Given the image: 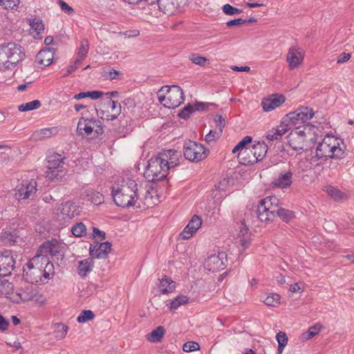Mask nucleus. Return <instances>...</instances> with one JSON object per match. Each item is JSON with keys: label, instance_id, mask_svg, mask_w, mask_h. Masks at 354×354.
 I'll use <instances>...</instances> for the list:
<instances>
[{"label": "nucleus", "instance_id": "1", "mask_svg": "<svg viewBox=\"0 0 354 354\" xmlns=\"http://www.w3.org/2000/svg\"><path fill=\"white\" fill-rule=\"evenodd\" d=\"M23 47L15 42L0 44V71L12 70L24 59Z\"/></svg>", "mask_w": 354, "mask_h": 354}, {"label": "nucleus", "instance_id": "2", "mask_svg": "<svg viewBox=\"0 0 354 354\" xmlns=\"http://www.w3.org/2000/svg\"><path fill=\"white\" fill-rule=\"evenodd\" d=\"M112 196L116 205L129 207L136 204L138 197V185L135 180L128 179L117 189H112Z\"/></svg>", "mask_w": 354, "mask_h": 354}, {"label": "nucleus", "instance_id": "3", "mask_svg": "<svg viewBox=\"0 0 354 354\" xmlns=\"http://www.w3.org/2000/svg\"><path fill=\"white\" fill-rule=\"evenodd\" d=\"M344 156V151L340 147L338 139L334 136H326L317 147L315 157L318 159L330 158L342 159Z\"/></svg>", "mask_w": 354, "mask_h": 354}, {"label": "nucleus", "instance_id": "4", "mask_svg": "<svg viewBox=\"0 0 354 354\" xmlns=\"http://www.w3.org/2000/svg\"><path fill=\"white\" fill-rule=\"evenodd\" d=\"M160 103L169 109H175L184 101L183 89L178 85L163 86L157 92Z\"/></svg>", "mask_w": 354, "mask_h": 354}, {"label": "nucleus", "instance_id": "5", "mask_svg": "<svg viewBox=\"0 0 354 354\" xmlns=\"http://www.w3.org/2000/svg\"><path fill=\"white\" fill-rule=\"evenodd\" d=\"M166 165L160 154L156 158H151L145 171V178L151 182L159 181L165 178L169 171V167Z\"/></svg>", "mask_w": 354, "mask_h": 354}, {"label": "nucleus", "instance_id": "6", "mask_svg": "<svg viewBox=\"0 0 354 354\" xmlns=\"http://www.w3.org/2000/svg\"><path fill=\"white\" fill-rule=\"evenodd\" d=\"M279 200L275 196L261 200L257 207V216L261 222L270 223L275 218V212L280 207Z\"/></svg>", "mask_w": 354, "mask_h": 354}, {"label": "nucleus", "instance_id": "7", "mask_svg": "<svg viewBox=\"0 0 354 354\" xmlns=\"http://www.w3.org/2000/svg\"><path fill=\"white\" fill-rule=\"evenodd\" d=\"M41 258L35 255L24 268V278L30 283H37L42 281L44 266L40 265Z\"/></svg>", "mask_w": 354, "mask_h": 354}, {"label": "nucleus", "instance_id": "8", "mask_svg": "<svg viewBox=\"0 0 354 354\" xmlns=\"http://www.w3.org/2000/svg\"><path fill=\"white\" fill-rule=\"evenodd\" d=\"M184 156L192 162H199L204 160L209 153V150L194 141L188 140L184 145Z\"/></svg>", "mask_w": 354, "mask_h": 354}, {"label": "nucleus", "instance_id": "9", "mask_svg": "<svg viewBox=\"0 0 354 354\" xmlns=\"http://www.w3.org/2000/svg\"><path fill=\"white\" fill-rule=\"evenodd\" d=\"M64 158L58 153H53L47 157V170L46 176L51 180H57L62 178L61 168L64 165Z\"/></svg>", "mask_w": 354, "mask_h": 354}, {"label": "nucleus", "instance_id": "10", "mask_svg": "<svg viewBox=\"0 0 354 354\" xmlns=\"http://www.w3.org/2000/svg\"><path fill=\"white\" fill-rule=\"evenodd\" d=\"M314 115L313 110L308 106H302L293 112L289 113L286 117L288 125L296 126L307 122Z\"/></svg>", "mask_w": 354, "mask_h": 354}, {"label": "nucleus", "instance_id": "11", "mask_svg": "<svg viewBox=\"0 0 354 354\" xmlns=\"http://www.w3.org/2000/svg\"><path fill=\"white\" fill-rule=\"evenodd\" d=\"M95 127H96L95 132L97 136L103 133L102 123L100 120L82 117L77 123V131L79 134L82 136L84 134L90 136L93 133Z\"/></svg>", "mask_w": 354, "mask_h": 354}, {"label": "nucleus", "instance_id": "12", "mask_svg": "<svg viewBox=\"0 0 354 354\" xmlns=\"http://www.w3.org/2000/svg\"><path fill=\"white\" fill-rule=\"evenodd\" d=\"M296 127L292 130L288 136V142L290 147L295 151L303 149L307 139L305 130L307 129L306 126Z\"/></svg>", "mask_w": 354, "mask_h": 354}, {"label": "nucleus", "instance_id": "13", "mask_svg": "<svg viewBox=\"0 0 354 354\" xmlns=\"http://www.w3.org/2000/svg\"><path fill=\"white\" fill-rule=\"evenodd\" d=\"M36 255L46 257L50 255L58 259L63 257L62 246L55 239L46 241L40 246Z\"/></svg>", "mask_w": 354, "mask_h": 354}, {"label": "nucleus", "instance_id": "14", "mask_svg": "<svg viewBox=\"0 0 354 354\" xmlns=\"http://www.w3.org/2000/svg\"><path fill=\"white\" fill-rule=\"evenodd\" d=\"M305 51L297 45L291 46L286 55V62L290 70H294L300 66L304 62Z\"/></svg>", "mask_w": 354, "mask_h": 354}, {"label": "nucleus", "instance_id": "15", "mask_svg": "<svg viewBox=\"0 0 354 354\" xmlns=\"http://www.w3.org/2000/svg\"><path fill=\"white\" fill-rule=\"evenodd\" d=\"M37 192V182L32 179L30 181L23 182L20 187L15 193L17 200H26L32 198Z\"/></svg>", "mask_w": 354, "mask_h": 354}, {"label": "nucleus", "instance_id": "16", "mask_svg": "<svg viewBox=\"0 0 354 354\" xmlns=\"http://www.w3.org/2000/svg\"><path fill=\"white\" fill-rule=\"evenodd\" d=\"M226 254L223 252L212 254L205 260V267L211 272L223 270L225 267Z\"/></svg>", "mask_w": 354, "mask_h": 354}, {"label": "nucleus", "instance_id": "17", "mask_svg": "<svg viewBox=\"0 0 354 354\" xmlns=\"http://www.w3.org/2000/svg\"><path fill=\"white\" fill-rule=\"evenodd\" d=\"M57 214L60 220L69 221L79 214L77 206L71 201L62 203L57 209Z\"/></svg>", "mask_w": 354, "mask_h": 354}, {"label": "nucleus", "instance_id": "18", "mask_svg": "<svg viewBox=\"0 0 354 354\" xmlns=\"http://www.w3.org/2000/svg\"><path fill=\"white\" fill-rule=\"evenodd\" d=\"M112 244L109 241L101 243L91 244L89 248V253L92 258L105 259L111 250Z\"/></svg>", "mask_w": 354, "mask_h": 354}, {"label": "nucleus", "instance_id": "19", "mask_svg": "<svg viewBox=\"0 0 354 354\" xmlns=\"http://www.w3.org/2000/svg\"><path fill=\"white\" fill-rule=\"evenodd\" d=\"M286 101L283 95L273 94L261 102V106L264 111L269 112L280 106Z\"/></svg>", "mask_w": 354, "mask_h": 354}, {"label": "nucleus", "instance_id": "20", "mask_svg": "<svg viewBox=\"0 0 354 354\" xmlns=\"http://www.w3.org/2000/svg\"><path fill=\"white\" fill-rule=\"evenodd\" d=\"M184 1L185 0H160L156 6L163 13L171 15L178 10L180 4Z\"/></svg>", "mask_w": 354, "mask_h": 354}, {"label": "nucleus", "instance_id": "21", "mask_svg": "<svg viewBox=\"0 0 354 354\" xmlns=\"http://www.w3.org/2000/svg\"><path fill=\"white\" fill-rule=\"evenodd\" d=\"M202 225V219L197 215L193 216L191 221L180 233L183 239H188L192 237Z\"/></svg>", "mask_w": 354, "mask_h": 354}, {"label": "nucleus", "instance_id": "22", "mask_svg": "<svg viewBox=\"0 0 354 354\" xmlns=\"http://www.w3.org/2000/svg\"><path fill=\"white\" fill-rule=\"evenodd\" d=\"M162 160L169 167V170L176 167L178 165L179 157L180 153L174 149H167L159 153Z\"/></svg>", "mask_w": 354, "mask_h": 354}, {"label": "nucleus", "instance_id": "23", "mask_svg": "<svg viewBox=\"0 0 354 354\" xmlns=\"http://www.w3.org/2000/svg\"><path fill=\"white\" fill-rule=\"evenodd\" d=\"M55 51L54 48H46L41 50L36 56L37 62L44 66H49L53 62Z\"/></svg>", "mask_w": 354, "mask_h": 354}, {"label": "nucleus", "instance_id": "24", "mask_svg": "<svg viewBox=\"0 0 354 354\" xmlns=\"http://www.w3.org/2000/svg\"><path fill=\"white\" fill-rule=\"evenodd\" d=\"M15 261L10 255H0V277L11 274L15 268Z\"/></svg>", "mask_w": 354, "mask_h": 354}, {"label": "nucleus", "instance_id": "25", "mask_svg": "<svg viewBox=\"0 0 354 354\" xmlns=\"http://www.w3.org/2000/svg\"><path fill=\"white\" fill-rule=\"evenodd\" d=\"M238 158L239 162L244 165H253L258 162L250 147L241 151L239 153Z\"/></svg>", "mask_w": 354, "mask_h": 354}, {"label": "nucleus", "instance_id": "26", "mask_svg": "<svg viewBox=\"0 0 354 354\" xmlns=\"http://www.w3.org/2000/svg\"><path fill=\"white\" fill-rule=\"evenodd\" d=\"M17 295L21 301L26 302L36 299L37 291L32 285H28L18 292Z\"/></svg>", "mask_w": 354, "mask_h": 354}, {"label": "nucleus", "instance_id": "27", "mask_svg": "<svg viewBox=\"0 0 354 354\" xmlns=\"http://www.w3.org/2000/svg\"><path fill=\"white\" fill-rule=\"evenodd\" d=\"M292 172L291 171L281 172L274 181V185L280 188H286L291 185L292 181Z\"/></svg>", "mask_w": 354, "mask_h": 354}, {"label": "nucleus", "instance_id": "28", "mask_svg": "<svg viewBox=\"0 0 354 354\" xmlns=\"http://www.w3.org/2000/svg\"><path fill=\"white\" fill-rule=\"evenodd\" d=\"M288 124L282 122L277 129H272L267 133V138L269 140H278L281 138L290 129Z\"/></svg>", "mask_w": 354, "mask_h": 354}, {"label": "nucleus", "instance_id": "29", "mask_svg": "<svg viewBox=\"0 0 354 354\" xmlns=\"http://www.w3.org/2000/svg\"><path fill=\"white\" fill-rule=\"evenodd\" d=\"M40 265L44 266L42 276L45 279H50V276L54 274V266L49 261V259L46 257H41Z\"/></svg>", "mask_w": 354, "mask_h": 354}, {"label": "nucleus", "instance_id": "30", "mask_svg": "<svg viewBox=\"0 0 354 354\" xmlns=\"http://www.w3.org/2000/svg\"><path fill=\"white\" fill-rule=\"evenodd\" d=\"M176 288V283L170 278L165 276L160 280V292L161 294L171 292Z\"/></svg>", "mask_w": 354, "mask_h": 354}, {"label": "nucleus", "instance_id": "31", "mask_svg": "<svg viewBox=\"0 0 354 354\" xmlns=\"http://www.w3.org/2000/svg\"><path fill=\"white\" fill-rule=\"evenodd\" d=\"M165 333V329L163 326H159L156 329L146 335L147 339L153 343H158L162 341Z\"/></svg>", "mask_w": 354, "mask_h": 354}, {"label": "nucleus", "instance_id": "32", "mask_svg": "<svg viewBox=\"0 0 354 354\" xmlns=\"http://www.w3.org/2000/svg\"><path fill=\"white\" fill-rule=\"evenodd\" d=\"M250 147L254 156L257 157L258 162L265 157L268 151V147L263 142H258L252 145Z\"/></svg>", "mask_w": 354, "mask_h": 354}, {"label": "nucleus", "instance_id": "33", "mask_svg": "<svg viewBox=\"0 0 354 354\" xmlns=\"http://www.w3.org/2000/svg\"><path fill=\"white\" fill-rule=\"evenodd\" d=\"M93 267V261L91 259H86L80 261L78 263L77 272L82 277H86L88 273L91 272Z\"/></svg>", "mask_w": 354, "mask_h": 354}, {"label": "nucleus", "instance_id": "34", "mask_svg": "<svg viewBox=\"0 0 354 354\" xmlns=\"http://www.w3.org/2000/svg\"><path fill=\"white\" fill-rule=\"evenodd\" d=\"M323 328L322 325L319 323H317L313 326H310L308 330L301 335V339L304 341L310 339L316 335H317Z\"/></svg>", "mask_w": 354, "mask_h": 354}, {"label": "nucleus", "instance_id": "35", "mask_svg": "<svg viewBox=\"0 0 354 354\" xmlns=\"http://www.w3.org/2000/svg\"><path fill=\"white\" fill-rule=\"evenodd\" d=\"M89 49L88 41L86 39L81 41L80 48L77 53V57L76 59V64H81L82 60L85 58Z\"/></svg>", "mask_w": 354, "mask_h": 354}, {"label": "nucleus", "instance_id": "36", "mask_svg": "<svg viewBox=\"0 0 354 354\" xmlns=\"http://www.w3.org/2000/svg\"><path fill=\"white\" fill-rule=\"evenodd\" d=\"M276 216L279 217L283 221L288 223L295 216V214L292 211L280 207L275 212Z\"/></svg>", "mask_w": 354, "mask_h": 354}, {"label": "nucleus", "instance_id": "37", "mask_svg": "<svg viewBox=\"0 0 354 354\" xmlns=\"http://www.w3.org/2000/svg\"><path fill=\"white\" fill-rule=\"evenodd\" d=\"M28 24L32 30L37 35H39L44 30V24L41 19L39 18L28 19Z\"/></svg>", "mask_w": 354, "mask_h": 354}, {"label": "nucleus", "instance_id": "38", "mask_svg": "<svg viewBox=\"0 0 354 354\" xmlns=\"http://www.w3.org/2000/svg\"><path fill=\"white\" fill-rule=\"evenodd\" d=\"M276 339L278 342L277 354H281L288 344V336L285 332L280 331L277 333Z\"/></svg>", "mask_w": 354, "mask_h": 354}, {"label": "nucleus", "instance_id": "39", "mask_svg": "<svg viewBox=\"0 0 354 354\" xmlns=\"http://www.w3.org/2000/svg\"><path fill=\"white\" fill-rule=\"evenodd\" d=\"M41 106V102L38 100H35L26 104H22L18 106L19 111H28L37 109Z\"/></svg>", "mask_w": 354, "mask_h": 354}, {"label": "nucleus", "instance_id": "40", "mask_svg": "<svg viewBox=\"0 0 354 354\" xmlns=\"http://www.w3.org/2000/svg\"><path fill=\"white\" fill-rule=\"evenodd\" d=\"M189 298L187 296H178L175 297L170 302V310H176L182 305H185L188 303Z\"/></svg>", "mask_w": 354, "mask_h": 354}, {"label": "nucleus", "instance_id": "41", "mask_svg": "<svg viewBox=\"0 0 354 354\" xmlns=\"http://www.w3.org/2000/svg\"><path fill=\"white\" fill-rule=\"evenodd\" d=\"M71 232L75 236L81 237L86 234V227L83 223H77L72 227Z\"/></svg>", "mask_w": 354, "mask_h": 354}, {"label": "nucleus", "instance_id": "42", "mask_svg": "<svg viewBox=\"0 0 354 354\" xmlns=\"http://www.w3.org/2000/svg\"><path fill=\"white\" fill-rule=\"evenodd\" d=\"M280 298L281 297L279 296V295L271 293L266 296V297L263 300V302L267 306L276 307L280 304Z\"/></svg>", "mask_w": 354, "mask_h": 354}, {"label": "nucleus", "instance_id": "43", "mask_svg": "<svg viewBox=\"0 0 354 354\" xmlns=\"http://www.w3.org/2000/svg\"><path fill=\"white\" fill-rule=\"evenodd\" d=\"M13 291V285L7 279L0 280V294L8 295Z\"/></svg>", "mask_w": 354, "mask_h": 354}, {"label": "nucleus", "instance_id": "44", "mask_svg": "<svg viewBox=\"0 0 354 354\" xmlns=\"http://www.w3.org/2000/svg\"><path fill=\"white\" fill-rule=\"evenodd\" d=\"M56 131L55 128H45L35 132L34 136L37 138L43 139L50 137L53 134H55Z\"/></svg>", "mask_w": 354, "mask_h": 354}, {"label": "nucleus", "instance_id": "45", "mask_svg": "<svg viewBox=\"0 0 354 354\" xmlns=\"http://www.w3.org/2000/svg\"><path fill=\"white\" fill-rule=\"evenodd\" d=\"M95 315L91 310H82L80 315L77 317V321L79 323H85L88 321H91L94 319Z\"/></svg>", "mask_w": 354, "mask_h": 354}, {"label": "nucleus", "instance_id": "46", "mask_svg": "<svg viewBox=\"0 0 354 354\" xmlns=\"http://www.w3.org/2000/svg\"><path fill=\"white\" fill-rule=\"evenodd\" d=\"M87 196L88 198V201L95 205H100L104 202L103 195L98 192L91 191L87 194Z\"/></svg>", "mask_w": 354, "mask_h": 354}, {"label": "nucleus", "instance_id": "47", "mask_svg": "<svg viewBox=\"0 0 354 354\" xmlns=\"http://www.w3.org/2000/svg\"><path fill=\"white\" fill-rule=\"evenodd\" d=\"M68 328V326L63 324H61V323L57 324L56 329L55 331V337L57 339H64L67 333Z\"/></svg>", "mask_w": 354, "mask_h": 354}, {"label": "nucleus", "instance_id": "48", "mask_svg": "<svg viewBox=\"0 0 354 354\" xmlns=\"http://www.w3.org/2000/svg\"><path fill=\"white\" fill-rule=\"evenodd\" d=\"M326 192L335 201H339L343 197L342 192L333 186L328 187Z\"/></svg>", "mask_w": 354, "mask_h": 354}, {"label": "nucleus", "instance_id": "49", "mask_svg": "<svg viewBox=\"0 0 354 354\" xmlns=\"http://www.w3.org/2000/svg\"><path fill=\"white\" fill-rule=\"evenodd\" d=\"M222 10H223V12L227 15H239L242 12L241 10L236 8L235 7H233L232 6H231L230 4H228V3L225 4L223 6Z\"/></svg>", "mask_w": 354, "mask_h": 354}, {"label": "nucleus", "instance_id": "50", "mask_svg": "<svg viewBox=\"0 0 354 354\" xmlns=\"http://www.w3.org/2000/svg\"><path fill=\"white\" fill-rule=\"evenodd\" d=\"M194 111V107L189 104L179 112L178 116L181 118L187 119Z\"/></svg>", "mask_w": 354, "mask_h": 354}, {"label": "nucleus", "instance_id": "51", "mask_svg": "<svg viewBox=\"0 0 354 354\" xmlns=\"http://www.w3.org/2000/svg\"><path fill=\"white\" fill-rule=\"evenodd\" d=\"M200 349L198 343L196 342H187L183 344V350L186 353L198 351Z\"/></svg>", "mask_w": 354, "mask_h": 354}, {"label": "nucleus", "instance_id": "52", "mask_svg": "<svg viewBox=\"0 0 354 354\" xmlns=\"http://www.w3.org/2000/svg\"><path fill=\"white\" fill-rule=\"evenodd\" d=\"M109 104H111V108L112 111V118H117L118 116L120 114L121 112V106L120 104H118V102L110 100L109 101Z\"/></svg>", "mask_w": 354, "mask_h": 354}, {"label": "nucleus", "instance_id": "53", "mask_svg": "<svg viewBox=\"0 0 354 354\" xmlns=\"http://www.w3.org/2000/svg\"><path fill=\"white\" fill-rule=\"evenodd\" d=\"M19 3V0H0V6L5 9H14Z\"/></svg>", "mask_w": 354, "mask_h": 354}, {"label": "nucleus", "instance_id": "54", "mask_svg": "<svg viewBox=\"0 0 354 354\" xmlns=\"http://www.w3.org/2000/svg\"><path fill=\"white\" fill-rule=\"evenodd\" d=\"M57 3L59 5L62 11H63L64 13L68 15H72L74 14V9L63 0H58Z\"/></svg>", "mask_w": 354, "mask_h": 354}, {"label": "nucleus", "instance_id": "55", "mask_svg": "<svg viewBox=\"0 0 354 354\" xmlns=\"http://www.w3.org/2000/svg\"><path fill=\"white\" fill-rule=\"evenodd\" d=\"M222 133H220L219 131H212L210 130L209 132L205 136V140L207 143H210L212 141L216 140L217 138H218Z\"/></svg>", "mask_w": 354, "mask_h": 354}, {"label": "nucleus", "instance_id": "56", "mask_svg": "<svg viewBox=\"0 0 354 354\" xmlns=\"http://www.w3.org/2000/svg\"><path fill=\"white\" fill-rule=\"evenodd\" d=\"M190 59L194 64L198 66H203L204 64L207 61V59L205 57H202L196 54H192Z\"/></svg>", "mask_w": 354, "mask_h": 354}, {"label": "nucleus", "instance_id": "57", "mask_svg": "<svg viewBox=\"0 0 354 354\" xmlns=\"http://www.w3.org/2000/svg\"><path fill=\"white\" fill-rule=\"evenodd\" d=\"M118 34L120 36H123L124 38H131L138 36L140 31L138 30H131L125 32H120Z\"/></svg>", "mask_w": 354, "mask_h": 354}, {"label": "nucleus", "instance_id": "58", "mask_svg": "<svg viewBox=\"0 0 354 354\" xmlns=\"http://www.w3.org/2000/svg\"><path fill=\"white\" fill-rule=\"evenodd\" d=\"M97 115L102 120H113L115 118H112V113L110 114L109 111H104V110H97L96 109Z\"/></svg>", "mask_w": 354, "mask_h": 354}, {"label": "nucleus", "instance_id": "59", "mask_svg": "<svg viewBox=\"0 0 354 354\" xmlns=\"http://www.w3.org/2000/svg\"><path fill=\"white\" fill-rule=\"evenodd\" d=\"M214 122L216 123V127L219 128V132H223V129L225 127V119L221 115H216Z\"/></svg>", "mask_w": 354, "mask_h": 354}, {"label": "nucleus", "instance_id": "60", "mask_svg": "<svg viewBox=\"0 0 354 354\" xmlns=\"http://www.w3.org/2000/svg\"><path fill=\"white\" fill-rule=\"evenodd\" d=\"M252 137L250 136H245L244 137L238 144V147H240L241 149V151L245 149V148H248L246 146L247 144H249L252 142Z\"/></svg>", "mask_w": 354, "mask_h": 354}, {"label": "nucleus", "instance_id": "61", "mask_svg": "<svg viewBox=\"0 0 354 354\" xmlns=\"http://www.w3.org/2000/svg\"><path fill=\"white\" fill-rule=\"evenodd\" d=\"M103 92L99 91H87V97L92 100H97L103 95Z\"/></svg>", "mask_w": 354, "mask_h": 354}, {"label": "nucleus", "instance_id": "62", "mask_svg": "<svg viewBox=\"0 0 354 354\" xmlns=\"http://www.w3.org/2000/svg\"><path fill=\"white\" fill-rule=\"evenodd\" d=\"M246 23V20H243L242 19H235L232 20H230L226 23L227 26H240Z\"/></svg>", "mask_w": 354, "mask_h": 354}, {"label": "nucleus", "instance_id": "63", "mask_svg": "<svg viewBox=\"0 0 354 354\" xmlns=\"http://www.w3.org/2000/svg\"><path fill=\"white\" fill-rule=\"evenodd\" d=\"M194 111H203L207 110L209 108V104L204 102H196L194 106Z\"/></svg>", "mask_w": 354, "mask_h": 354}, {"label": "nucleus", "instance_id": "64", "mask_svg": "<svg viewBox=\"0 0 354 354\" xmlns=\"http://www.w3.org/2000/svg\"><path fill=\"white\" fill-rule=\"evenodd\" d=\"M250 1L246 3V6L248 8H259L264 6L263 2H261L260 0H249Z\"/></svg>", "mask_w": 354, "mask_h": 354}]
</instances>
